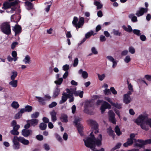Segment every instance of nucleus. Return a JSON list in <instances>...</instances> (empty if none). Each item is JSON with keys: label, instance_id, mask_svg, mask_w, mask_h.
<instances>
[{"label": "nucleus", "instance_id": "obj_46", "mask_svg": "<svg viewBox=\"0 0 151 151\" xmlns=\"http://www.w3.org/2000/svg\"><path fill=\"white\" fill-rule=\"evenodd\" d=\"M63 80V78H59L58 80L55 81V83L57 85H60L62 83Z\"/></svg>", "mask_w": 151, "mask_h": 151}, {"label": "nucleus", "instance_id": "obj_6", "mask_svg": "<svg viewBox=\"0 0 151 151\" xmlns=\"http://www.w3.org/2000/svg\"><path fill=\"white\" fill-rule=\"evenodd\" d=\"M109 121L113 124H116V120L115 118V115L112 110L109 111L108 112Z\"/></svg>", "mask_w": 151, "mask_h": 151}, {"label": "nucleus", "instance_id": "obj_27", "mask_svg": "<svg viewBox=\"0 0 151 151\" xmlns=\"http://www.w3.org/2000/svg\"><path fill=\"white\" fill-rule=\"evenodd\" d=\"M107 133L110 136H112L113 138L115 136V134L114 131L112 130V128L110 127L109 128L107 129Z\"/></svg>", "mask_w": 151, "mask_h": 151}, {"label": "nucleus", "instance_id": "obj_62", "mask_svg": "<svg viewBox=\"0 0 151 151\" xmlns=\"http://www.w3.org/2000/svg\"><path fill=\"white\" fill-rule=\"evenodd\" d=\"M78 59L77 58H76L74 60V63H73V66H74V67L76 66L78 64Z\"/></svg>", "mask_w": 151, "mask_h": 151}, {"label": "nucleus", "instance_id": "obj_11", "mask_svg": "<svg viewBox=\"0 0 151 151\" xmlns=\"http://www.w3.org/2000/svg\"><path fill=\"white\" fill-rule=\"evenodd\" d=\"M18 141L20 142L24 145H28L29 143V142L28 140L25 139L23 137H16Z\"/></svg>", "mask_w": 151, "mask_h": 151}, {"label": "nucleus", "instance_id": "obj_64", "mask_svg": "<svg viewBox=\"0 0 151 151\" xmlns=\"http://www.w3.org/2000/svg\"><path fill=\"white\" fill-rule=\"evenodd\" d=\"M129 51L132 54H134L135 52V49L132 47H130L129 48Z\"/></svg>", "mask_w": 151, "mask_h": 151}, {"label": "nucleus", "instance_id": "obj_37", "mask_svg": "<svg viewBox=\"0 0 151 151\" xmlns=\"http://www.w3.org/2000/svg\"><path fill=\"white\" fill-rule=\"evenodd\" d=\"M47 124L44 123H40L39 126L40 129L42 130H45L47 128Z\"/></svg>", "mask_w": 151, "mask_h": 151}, {"label": "nucleus", "instance_id": "obj_13", "mask_svg": "<svg viewBox=\"0 0 151 151\" xmlns=\"http://www.w3.org/2000/svg\"><path fill=\"white\" fill-rule=\"evenodd\" d=\"M18 140L15 139V137L13 140V142L14 143L13 147L14 149L15 150H18L19 148L20 144Z\"/></svg>", "mask_w": 151, "mask_h": 151}, {"label": "nucleus", "instance_id": "obj_52", "mask_svg": "<svg viewBox=\"0 0 151 151\" xmlns=\"http://www.w3.org/2000/svg\"><path fill=\"white\" fill-rule=\"evenodd\" d=\"M82 76L83 78H87L88 76V73L86 71H83L82 74Z\"/></svg>", "mask_w": 151, "mask_h": 151}, {"label": "nucleus", "instance_id": "obj_34", "mask_svg": "<svg viewBox=\"0 0 151 151\" xmlns=\"http://www.w3.org/2000/svg\"><path fill=\"white\" fill-rule=\"evenodd\" d=\"M78 21V19L76 17H74L73 18V20L72 21V24L73 26L76 27H78V23L77 22Z\"/></svg>", "mask_w": 151, "mask_h": 151}, {"label": "nucleus", "instance_id": "obj_29", "mask_svg": "<svg viewBox=\"0 0 151 151\" xmlns=\"http://www.w3.org/2000/svg\"><path fill=\"white\" fill-rule=\"evenodd\" d=\"M127 27H127L125 25H123L122 26V28L125 31L129 32H131L133 31L130 25H128Z\"/></svg>", "mask_w": 151, "mask_h": 151}, {"label": "nucleus", "instance_id": "obj_2", "mask_svg": "<svg viewBox=\"0 0 151 151\" xmlns=\"http://www.w3.org/2000/svg\"><path fill=\"white\" fill-rule=\"evenodd\" d=\"M10 22H5L3 23L0 26V28L2 32L7 35L11 34V26Z\"/></svg>", "mask_w": 151, "mask_h": 151}, {"label": "nucleus", "instance_id": "obj_51", "mask_svg": "<svg viewBox=\"0 0 151 151\" xmlns=\"http://www.w3.org/2000/svg\"><path fill=\"white\" fill-rule=\"evenodd\" d=\"M55 136L57 140L60 142H62V138L57 133H55Z\"/></svg>", "mask_w": 151, "mask_h": 151}, {"label": "nucleus", "instance_id": "obj_54", "mask_svg": "<svg viewBox=\"0 0 151 151\" xmlns=\"http://www.w3.org/2000/svg\"><path fill=\"white\" fill-rule=\"evenodd\" d=\"M69 68V65L66 64L64 65L63 67V70L65 71H67L68 70Z\"/></svg>", "mask_w": 151, "mask_h": 151}, {"label": "nucleus", "instance_id": "obj_25", "mask_svg": "<svg viewBox=\"0 0 151 151\" xmlns=\"http://www.w3.org/2000/svg\"><path fill=\"white\" fill-rule=\"evenodd\" d=\"M111 105L118 109H120L122 108V104H119L117 102L116 103L114 102L112 103Z\"/></svg>", "mask_w": 151, "mask_h": 151}, {"label": "nucleus", "instance_id": "obj_63", "mask_svg": "<svg viewBox=\"0 0 151 151\" xmlns=\"http://www.w3.org/2000/svg\"><path fill=\"white\" fill-rule=\"evenodd\" d=\"M131 58L129 56H127L124 59V61L127 63L129 62Z\"/></svg>", "mask_w": 151, "mask_h": 151}, {"label": "nucleus", "instance_id": "obj_49", "mask_svg": "<svg viewBox=\"0 0 151 151\" xmlns=\"http://www.w3.org/2000/svg\"><path fill=\"white\" fill-rule=\"evenodd\" d=\"M19 1L18 0H15L14 1L10 2L11 6H14L17 5L18 4Z\"/></svg>", "mask_w": 151, "mask_h": 151}, {"label": "nucleus", "instance_id": "obj_17", "mask_svg": "<svg viewBox=\"0 0 151 151\" xmlns=\"http://www.w3.org/2000/svg\"><path fill=\"white\" fill-rule=\"evenodd\" d=\"M15 18H17V20H15V16L14 14L12 15L11 17V22H16L17 24L18 22L21 19V16L20 15H17L15 16Z\"/></svg>", "mask_w": 151, "mask_h": 151}, {"label": "nucleus", "instance_id": "obj_45", "mask_svg": "<svg viewBox=\"0 0 151 151\" xmlns=\"http://www.w3.org/2000/svg\"><path fill=\"white\" fill-rule=\"evenodd\" d=\"M113 33L114 35L119 36L122 35V33L119 32V30H116L114 29L113 30Z\"/></svg>", "mask_w": 151, "mask_h": 151}, {"label": "nucleus", "instance_id": "obj_16", "mask_svg": "<svg viewBox=\"0 0 151 151\" xmlns=\"http://www.w3.org/2000/svg\"><path fill=\"white\" fill-rule=\"evenodd\" d=\"M27 122L30 123L31 126L35 127L37 125L39 122V120L36 119H32L30 120H27Z\"/></svg>", "mask_w": 151, "mask_h": 151}, {"label": "nucleus", "instance_id": "obj_1", "mask_svg": "<svg viewBox=\"0 0 151 151\" xmlns=\"http://www.w3.org/2000/svg\"><path fill=\"white\" fill-rule=\"evenodd\" d=\"M93 105L94 103L92 101H86L84 105V112L88 114L93 115L95 113L93 111Z\"/></svg>", "mask_w": 151, "mask_h": 151}, {"label": "nucleus", "instance_id": "obj_15", "mask_svg": "<svg viewBox=\"0 0 151 151\" xmlns=\"http://www.w3.org/2000/svg\"><path fill=\"white\" fill-rule=\"evenodd\" d=\"M87 122L91 126H94L96 129L98 128V124L95 120H93L92 119H89L87 121Z\"/></svg>", "mask_w": 151, "mask_h": 151}, {"label": "nucleus", "instance_id": "obj_59", "mask_svg": "<svg viewBox=\"0 0 151 151\" xmlns=\"http://www.w3.org/2000/svg\"><path fill=\"white\" fill-rule=\"evenodd\" d=\"M57 103L55 102H52L49 105V107L50 108H52L56 106Z\"/></svg>", "mask_w": 151, "mask_h": 151}, {"label": "nucleus", "instance_id": "obj_43", "mask_svg": "<svg viewBox=\"0 0 151 151\" xmlns=\"http://www.w3.org/2000/svg\"><path fill=\"white\" fill-rule=\"evenodd\" d=\"M93 31H91L90 32H89L87 33L85 35V37L86 38H88L90 37L92 35H94L96 34V33L94 34H93Z\"/></svg>", "mask_w": 151, "mask_h": 151}, {"label": "nucleus", "instance_id": "obj_55", "mask_svg": "<svg viewBox=\"0 0 151 151\" xmlns=\"http://www.w3.org/2000/svg\"><path fill=\"white\" fill-rule=\"evenodd\" d=\"M98 76L99 80L101 81H102L105 77V75L104 74L100 75L98 74Z\"/></svg>", "mask_w": 151, "mask_h": 151}, {"label": "nucleus", "instance_id": "obj_28", "mask_svg": "<svg viewBox=\"0 0 151 151\" xmlns=\"http://www.w3.org/2000/svg\"><path fill=\"white\" fill-rule=\"evenodd\" d=\"M74 95L75 96H79L81 98L83 97V91H74Z\"/></svg>", "mask_w": 151, "mask_h": 151}, {"label": "nucleus", "instance_id": "obj_39", "mask_svg": "<svg viewBox=\"0 0 151 151\" xmlns=\"http://www.w3.org/2000/svg\"><path fill=\"white\" fill-rule=\"evenodd\" d=\"M12 74L11 76V79L12 80H15V78L17 76V71L12 72Z\"/></svg>", "mask_w": 151, "mask_h": 151}, {"label": "nucleus", "instance_id": "obj_21", "mask_svg": "<svg viewBox=\"0 0 151 151\" xmlns=\"http://www.w3.org/2000/svg\"><path fill=\"white\" fill-rule=\"evenodd\" d=\"M144 8L141 7L139 8V10L138 11L136 14L138 17L143 15L145 13L144 11Z\"/></svg>", "mask_w": 151, "mask_h": 151}, {"label": "nucleus", "instance_id": "obj_57", "mask_svg": "<svg viewBox=\"0 0 151 151\" xmlns=\"http://www.w3.org/2000/svg\"><path fill=\"white\" fill-rule=\"evenodd\" d=\"M104 93L106 95H108L111 94L110 90L108 88H106L104 90Z\"/></svg>", "mask_w": 151, "mask_h": 151}, {"label": "nucleus", "instance_id": "obj_32", "mask_svg": "<svg viewBox=\"0 0 151 151\" xmlns=\"http://www.w3.org/2000/svg\"><path fill=\"white\" fill-rule=\"evenodd\" d=\"M114 130L115 133L118 136H119L122 134V132L120 131V128L118 125L115 127Z\"/></svg>", "mask_w": 151, "mask_h": 151}, {"label": "nucleus", "instance_id": "obj_60", "mask_svg": "<svg viewBox=\"0 0 151 151\" xmlns=\"http://www.w3.org/2000/svg\"><path fill=\"white\" fill-rule=\"evenodd\" d=\"M22 114H21L19 112L15 114L14 118L16 119H19L22 116Z\"/></svg>", "mask_w": 151, "mask_h": 151}, {"label": "nucleus", "instance_id": "obj_61", "mask_svg": "<svg viewBox=\"0 0 151 151\" xmlns=\"http://www.w3.org/2000/svg\"><path fill=\"white\" fill-rule=\"evenodd\" d=\"M66 90L67 91V92L69 94H74V91L72 89H71L70 90L68 88H66Z\"/></svg>", "mask_w": 151, "mask_h": 151}, {"label": "nucleus", "instance_id": "obj_36", "mask_svg": "<svg viewBox=\"0 0 151 151\" xmlns=\"http://www.w3.org/2000/svg\"><path fill=\"white\" fill-rule=\"evenodd\" d=\"M11 106L14 108L17 109L19 107V105L17 102L14 101L11 104Z\"/></svg>", "mask_w": 151, "mask_h": 151}, {"label": "nucleus", "instance_id": "obj_24", "mask_svg": "<svg viewBox=\"0 0 151 151\" xmlns=\"http://www.w3.org/2000/svg\"><path fill=\"white\" fill-rule=\"evenodd\" d=\"M18 81L17 80H13L9 83V85L14 88L16 87L17 86Z\"/></svg>", "mask_w": 151, "mask_h": 151}, {"label": "nucleus", "instance_id": "obj_33", "mask_svg": "<svg viewBox=\"0 0 151 151\" xmlns=\"http://www.w3.org/2000/svg\"><path fill=\"white\" fill-rule=\"evenodd\" d=\"M94 4L97 6V9H101L103 7V5L99 1H95L93 3Z\"/></svg>", "mask_w": 151, "mask_h": 151}, {"label": "nucleus", "instance_id": "obj_12", "mask_svg": "<svg viewBox=\"0 0 151 151\" xmlns=\"http://www.w3.org/2000/svg\"><path fill=\"white\" fill-rule=\"evenodd\" d=\"M99 137L100 139H96V140H94L95 146L96 145L97 146L99 147L101 145V141L102 140V135L101 134H99Z\"/></svg>", "mask_w": 151, "mask_h": 151}, {"label": "nucleus", "instance_id": "obj_30", "mask_svg": "<svg viewBox=\"0 0 151 151\" xmlns=\"http://www.w3.org/2000/svg\"><path fill=\"white\" fill-rule=\"evenodd\" d=\"M128 17L129 18L131 19V21L133 22H136L137 21V17L134 16L133 14H131L129 15Z\"/></svg>", "mask_w": 151, "mask_h": 151}, {"label": "nucleus", "instance_id": "obj_7", "mask_svg": "<svg viewBox=\"0 0 151 151\" xmlns=\"http://www.w3.org/2000/svg\"><path fill=\"white\" fill-rule=\"evenodd\" d=\"M147 116L145 115H141L135 119L134 122L138 125H140L142 123L145 122V120Z\"/></svg>", "mask_w": 151, "mask_h": 151}, {"label": "nucleus", "instance_id": "obj_10", "mask_svg": "<svg viewBox=\"0 0 151 151\" xmlns=\"http://www.w3.org/2000/svg\"><path fill=\"white\" fill-rule=\"evenodd\" d=\"M32 133V131L31 129H23L22 132V135L24 137H28Z\"/></svg>", "mask_w": 151, "mask_h": 151}, {"label": "nucleus", "instance_id": "obj_48", "mask_svg": "<svg viewBox=\"0 0 151 151\" xmlns=\"http://www.w3.org/2000/svg\"><path fill=\"white\" fill-rule=\"evenodd\" d=\"M133 32L134 34L139 36L141 35L140 31L139 29H134L133 30Z\"/></svg>", "mask_w": 151, "mask_h": 151}, {"label": "nucleus", "instance_id": "obj_9", "mask_svg": "<svg viewBox=\"0 0 151 151\" xmlns=\"http://www.w3.org/2000/svg\"><path fill=\"white\" fill-rule=\"evenodd\" d=\"M12 30L15 32V35L20 34L22 31V29L21 26L17 24L12 27Z\"/></svg>", "mask_w": 151, "mask_h": 151}, {"label": "nucleus", "instance_id": "obj_22", "mask_svg": "<svg viewBox=\"0 0 151 151\" xmlns=\"http://www.w3.org/2000/svg\"><path fill=\"white\" fill-rule=\"evenodd\" d=\"M84 18L83 17H81L79 19V21L78 22V27L80 28L84 24Z\"/></svg>", "mask_w": 151, "mask_h": 151}, {"label": "nucleus", "instance_id": "obj_14", "mask_svg": "<svg viewBox=\"0 0 151 151\" xmlns=\"http://www.w3.org/2000/svg\"><path fill=\"white\" fill-rule=\"evenodd\" d=\"M131 101L130 96L127 94H125L124 96L123 102L126 104L129 103Z\"/></svg>", "mask_w": 151, "mask_h": 151}, {"label": "nucleus", "instance_id": "obj_41", "mask_svg": "<svg viewBox=\"0 0 151 151\" xmlns=\"http://www.w3.org/2000/svg\"><path fill=\"white\" fill-rule=\"evenodd\" d=\"M60 90L58 88H57L54 91L53 96L55 97L57 96L60 93Z\"/></svg>", "mask_w": 151, "mask_h": 151}, {"label": "nucleus", "instance_id": "obj_47", "mask_svg": "<svg viewBox=\"0 0 151 151\" xmlns=\"http://www.w3.org/2000/svg\"><path fill=\"white\" fill-rule=\"evenodd\" d=\"M12 55L14 58V61H16L17 60V52L15 51H13L12 53Z\"/></svg>", "mask_w": 151, "mask_h": 151}, {"label": "nucleus", "instance_id": "obj_35", "mask_svg": "<svg viewBox=\"0 0 151 151\" xmlns=\"http://www.w3.org/2000/svg\"><path fill=\"white\" fill-rule=\"evenodd\" d=\"M30 58L29 56L28 55H27L23 60V61L25 63V64H29L30 62Z\"/></svg>", "mask_w": 151, "mask_h": 151}, {"label": "nucleus", "instance_id": "obj_38", "mask_svg": "<svg viewBox=\"0 0 151 151\" xmlns=\"http://www.w3.org/2000/svg\"><path fill=\"white\" fill-rule=\"evenodd\" d=\"M11 7L10 2H6L3 4V7L5 9H8Z\"/></svg>", "mask_w": 151, "mask_h": 151}, {"label": "nucleus", "instance_id": "obj_44", "mask_svg": "<svg viewBox=\"0 0 151 151\" xmlns=\"http://www.w3.org/2000/svg\"><path fill=\"white\" fill-rule=\"evenodd\" d=\"M24 108L26 112H30L31 111L32 109V106L28 105L26 106Z\"/></svg>", "mask_w": 151, "mask_h": 151}, {"label": "nucleus", "instance_id": "obj_42", "mask_svg": "<svg viewBox=\"0 0 151 151\" xmlns=\"http://www.w3.org/2000/svg\"><path fill=\"white\" fill-rule=\"evenodd\" d=\"M39 113L36 112L31 115V117L32 119H35L39 116Z\"/></svg>", "mask_w": 151, "mask_h": 151}, {"label": "nucleus", "instance_id": "obj_4", "mask_svg": "<svg viewBox=\"0 0 151 151\" xmlns=\"http://www.w3.org/2000/svg\"><path fill=\"white\" fill-rule=\"evenodd\" d=\"M94 140H95L92 139L90 137H88L86 140L83 139L86 146L91 148L92 150H94L95 148Z\"/></svg>", "mask_w": 151, "mask_h": 151}, {"label": "nucleus", "instance_id": "obj_3", "mask_svg": "<svg viewBox=\"0 0 151 151\" xmlns=\"http://www.w3.org/2000/svg\"><path fill=\"white\" fill-rule=\"evenodd\" d=\"M82 119L79 117L76 118L75 119L74 123L76 127L78 132L81 136H83V127L81 124L80 122L81 120Z\"/></svg>", "mask_w": 151, "mask_h": 151}, {"label": "nucleus", "instance_id": "obj_31", "mask_svg": "<svg viewBox=\"0 0 151 151\" xmlns=\"http://www.w3.org/2000/svg\"><path fill=\"white\" fill-rule=\"evenodd\" d=\"M148 119H147V120ZM146 120H145L144 122L145 124H144V123L143 122V123H142L141 124L140 126L142 129L145 130L146 131H147L148 130L149 128L148 127L147 125L148 124H147L145 123V121ZM148 125H149V124Z\"/></svg>", "mask_w": 151, "mask_h": 151}, {"label": "nucleus", "instance_id": "obj_40", "mask_svg": "<svg viewBox=\"0 0 151 151\" xmlns=\"http://www.w3.org/2000/svg\"><path fill=\"white\" fill-rule=\"evenodd\" d=\"M121 145L122 144L121 143L119 142L117 143L115 146L111 149V151H114L115 150L120 148Z\"/></svg>", "mask_w": 151, "mask_h": 151}, {"label": "nucleus", "instance_id": "obj_50", "mask_svg": "<svg viewBox=\"0 0 151 151\" xmlns=\"http://www.w3.org/2000/svg\"><path fill=\"white\" fill-rule=\"evenodd\" d=\"M11 133L14 135H17L19 134V132L18 131L13 129L10 131Z\"/></svg>", "mask_w": 151, "mask_h": 151}, {"label": "nucleus", "instance_id": "obj_18", "mask_svg": "<svg viewBox=\"0 0 151 151\" xmlns=\"http://www.w3.org/2000/svg\"><path fill=\"white\" fill-rule=\"evenodd\" d=\"M68 116L65 114H62L60 117V120L63 122L67 123L68 122Z\"/></svg>", "mask_w": 151, "mask_h": 151}, {"label": "nucleus", "instance_id": "obj_5", "mask_svg": "<svg viewBox=\"0 0 151 151\" xmlns=\"http://www.w3.org/2000/svg\"><path fill=\"white\" fill-rule=\"evenodd\" d=\"M137 142L140 143H136L135 144V146L140 148L143 147L145 145L151 144V139L144 140L142 139H138Z\"/></svg>", "mask_w": 151, "mask_h": 151}, {"label": "nucleus", "instance_id": "obj_8", "mask_svg": "<svg viewBox=\"0 0 151 151\" xmlns=\"http://www.w3.org/2000/svg\"><path fill=\"white\" fill-rule=\"evenodd\" d=\"M111 108V105L107 102L105 101L104 103L101 105L100 108L101 114H103L106 109H110Z\"/></svg>", "mask_w": 151, "mask_h": 151}, {"label": "nucleus", "instance_id": "obj_23", "mask_svg": "<svg viewBox=\"0 0 151 151\" xmlns=\"http://www.w3.org/2000/svg\"><path fill=\"white\" fill-rule=\"evenodd\" d=\"M65 93L64 92L63 93L62 95L63 96L62 97V99L60 101L59 104H62L65 102L67 100L68 98L67 96L65 95Z\"/></svg>", "mask_w": 151, "mask_h": 151}, {"label": "nucleus", "instance_id": "obj_58", "mask_svg": "<svg viewBox=\"0 0 151 151\" xmlns=\"http://www.w3.org/2000/svg\"><path fill=\"white\" fill-rule=\"evenodd\" d=\"M136 140V139H131L130 138H129L127 139V142L130 145H132L133 143V140Z\"/></svg>", "mask_w": 151, "mask_h": 151}, {"label": "nucleus", "instance_id": "obj_26", "mask_svg": "<svg viewBox=\"0 0 151 151\" xmlns=\"http://www.w3.org/2000/svg\"><path fill=\"white\" fill-rule=\"evenodd\" d=\"M25 5L28 7L27 9L30 10L32 9L33 7V5L31 2L29 1H26L25 2Z\"/></svg>", "mask_w": 151, "mask_h": 151}, {"label": "nucleus", "instance_id": "obj_56", "mask_svg": "<svg viewBox=\"0 0 151 151\" xmlns=\"http://www.w3.org/2000/svg\"><path fill=\"white\" fill-rule=\"evenodd\" d=\"M36 138L39 141H42L43 139V136H42V135L40 134L37 135L36 136Z\"/></svg>", "mask_w": 151, "mask_h": 151}, {"label": "nucleus", "instance_id": "obj_19", "mask_svg": "<svg viewBox=\"0 0 151 151\" xmlns=\"http://www.w3.org/2000/svg\"><path fill=\"white\" fill-rule=\"evenodd\" d=\"M51 116V120L53 122H54L57 120V113L54 110H52L50 113Z\"/></svg>", "mask_w": 151, "mask_h": 151}, {"label": "nucleus", "instance_id": "obj_20", "mask_svg": "<svg viewBox=\"0 0 151 151\" xmlns=\"http://www.w3.org/2000/svg\"><path fill=\"white\" fill-rule=\"evenodd\" d=\"M36 98L38 99V101L40 104L42 105H44L46 104L45 101L46 99H44V98L39 96H36Z\"/></svg>", "mask_w": 151, "mask_h": 151}, {"label": "nucleus", "instance_id": "obj_53", "mask_svg": "<svg viewBox=\"0 0 151 151\" xmlns=\"http://www.w3.org/2000/svg\"><path fill=\"white\" fill-rule=\"evenodd\" d=\"M110 91L114 95H116L117 94V91L115 90L114 88L113 87H111L110 88Z\"/></svg>", "mask_w": 151, "mask_h": 151}]
</instances>
